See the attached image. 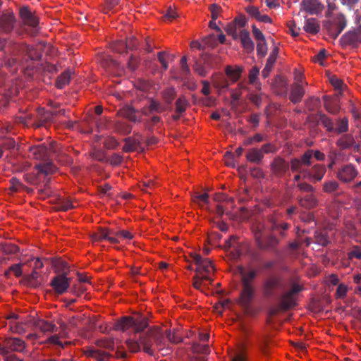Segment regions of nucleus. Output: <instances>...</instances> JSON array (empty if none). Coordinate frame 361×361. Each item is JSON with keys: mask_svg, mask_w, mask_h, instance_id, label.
Here are the masks:
<instances>
[{"mask_svg": "<svg viewBox=\"0 0 361 361\" xmlns=\"http://www.w3.org/2000/svg\"><path fill=\"white\" fill-rule=\"evenodd\" d=\"M238 270L241 284L239 304L247 308L255 295V280L257 276V271L253 268L246 270L242 266H239Z\"/></svg>", "mask_w": 361, "mask_h": 361, "instance_id": "obj_1", "label": "nucleus"}, {"mask_svg": "<svg viewBox=\"0 0 361 361\" xmlns=\"http://www.w3.org/2000/svg\"><path fill=\"white\" fill-rule=\"evenodd\" d=\"M192 262L196 265L195 275L192 277V286L197 290H201L203 281H208L210 283L213 279L211 274L214 271L212 262L207 258H203L200 255L192 253L190 255Z\"/></svg>", "mask_w": 361, "mask_h": 361, "instance_id": "obj_2", "label": "nucleus"}, {"mask_svg": "<svg viewBox=\"0 0 361 361\" xmlns=\"http://www.w3.org/2000/svg\"><path fill=\"white\" fill-rule=\"evenodd\" d=\"M147 319L142 317L135 319L130 316H123L114 322V331H121L126 333L130 328H133V338L137 337V334L145 332V330L148 327Z\"/></svg>", "mask_w": 361, "mask_h": 361, "instance_id": "obj_3", "label": "nucleus"}, {"mask_svg": "<svg viewBox=\"0 0 361 361\" xmlns=\"http://www.w3.org/2000/svg\"><path fill=\"white\" fill-rule=\"evenodd\" d=\"M97 346H88L84 349L87 357L94 358L97 361H109L111 355L109 350H113V341L110 338H102L97 341Z\"/></svg>", "mask_w": 361, "mask_h": 361, "instance_id": "obj_4", "label": "nucleus"}, {"mask_svg": "<svg viewBox=\"0 0 361 361\" xmlns=\"http://www.w3.org/2000/svg\"><path fill=\"white\" fill-rule=\"evenodd\" d=\"M150 328L144 333L140 334L137 337L133 338H127L125 341L129 350L133 353H137L140 350L141 346L143 348V350L152 355L154 351L152 350L153 345V337L150 334Z\"/></svg>", "mask_w": 361, "mask_h": 361, "instance_id": "obj_5", "label": "nucleus"}, {"mask_svg": "<svg viewBox=\"0 0 361 361\" xmlns=\"http://www.w3.org/2000/svg\"><path fill=\"white\" fill-rule=\"evenodd\" d=\"M303 290V287L297 283H292L290 288L280 297L279 308L282 311L293 309L297 305L298 295Z\"/></svg>", "mask_w": 361, "mask_h": 361, "instance_id": "obj_6", "label": "nucleus"}, {"mask_svg": "<svg viewBox=\"0 0 361 361\" xmlns=\"http://www.w3.org/2000/svg\"><path fill=\"white\" fill-rule=\"evenodd\" d=\"M26 347L24 341L19 338L11 337L6 338L0 345V354L8 355L11 352L23 353Z\"/></svg>", "mask_w": 361, "mask_h": 361, "instance_id": "obj_7", "label": "nucleus"}, {"mask_svg": "<svg viewBox=\"0 0 361 361\" xmlns=\"http://www.w3.org/2000/svg\"><path fill=\"white\" fill-rule=\"evenodd\" d=\"M20 16L23 25L29 27V33L33 36L36 35L39 29L38 18L27 7L20 8Z\"/></svg>", "mask_w": 361, "mask_h": 361, "instance_id": "obj_8", "label": "nucleus"}, {"mask_svg": "<svg viewBox=\"0 0 361 361\" xmlns=\"http://www.w3.org/2000/svg\"><path fill=\"white\" fill-rule=\"evenodd\" d=\"M336 177L343 183H350L359 174L357 168L352 164L341 166L335 173Z\"/></svg>", "mask_w": 361, "mask_h": 361, "instance_id": "obj_9", "label": "nucleus"}, {"mask_svg": "<svg viewBox=\"0 0 361 361\" xmlns=\"http://www.w3.org/2000/svg\"><path fill=\"white\" fill-rule=\"evenodd\" d=\"M281 288V280L279 276H270L263 282L262 290L264 297L269 298L276 295V290Z\"/></svg>", "mask_w": 361, "mask_h": 361, "instance_id": "obj_10", "label": "nucleus"}, {"mask_svg": "<svg viewBox=\"0 0 361 361\" xmlns=\"http://www.w3.org/2000/svg\"><path fill=\"white\" fill-rule=\"evenodd\" d=\"M256 244L260 250L278 253L277 246L279 244V240L275 235H269L263 239L259 234H257Z\"/></svg>", "mask_w": 361, "mask_h": 361, "instance_id": "obj_11", "label": "nucleus"}, {"mask_svg": "<svg viewBox=\"0 0 361 361\" xmlns=\"http://www.w3.org/2000/svg\"><path fill=\"white\" fill-rule=\"evenodd\" d=\"M49 151L56 154L58 146L51 145L49 149L44 145H35L29 147V152L34 159L41 161H47L49 157Z\"/></svg>", "mask_w": 361, "mask_h": 361, "instance_id": "obj_12", "label": "nucleus"}, {"mask_svg": "<svg viewBox=\"0 0 361 361\" xmlns=\"http://www.w3.org/2000/svg\"><path fill=\"white\" fill-rule=\"evenodd\" d=\"M326 172V166L321 164L313 165L307 171H304V179H307L312 183L321 181Z\"/></svg>", "mask_w": 361, "mask_h": 361, "instance_id": "obj_13", "label": "nucleus"}, {"mask_svg": "<svg viewBox=\"0 0 361 361\" xmlns=\"http://www.w3.org/2000/svg\"><path fill=\"white\" fill-rule=\"evenodd\" d=\"M288 163L291 171L293 173H302L303 178L304 171H307V169L304 167L310 166L312 164L309 155L305 154V153L298 158H292Z\"/></svg>", "mask_w": 361, "mask_h": 361, "instance_id": "obj_14", "label": "nucleus"}, {"mask_svg": "<svg viewBox=\"0 0 361 361\" xmlns=\"http://www.w3.org/2000/svg\"><path fill=\"white\" fill-rule=\"evenodd\" d=\"M71 278L63 274H57L52 278L50 286L58 294H63L66 292L70 287Z\"/></svg>", "mask_w": 361, "mask_h": 361, "instance_id": "obj_15", "label": "nucleus"}, {"mask_svg": "<svg viewBox=\"0 0 361 361\" xmlns=\"http://www.w3.org/2000/svg\"><path fill=\"white\" fill-rule=\"evenodd\" d=\"M273 174L278 178H283L290 169V165L283 158L276 157L270 164Z\"/></svg>", "mask_w": 361, "mask_h": 361, "instance_id": "obj_16", "label": "nucleus"}, {"mask_svg": "<svg viewBox=\"0 0 361 361\" xmlns=\"http://www.w3.org/2000/svg\"><path fill=\"white\" fill-rule=\"evenodd\" d=\"M337 147L342 150L353 149L355 152H358L360 149V145L357 143L353 135L348 133L344 134L340 137L336 142Z\"/></svg>", "mask_w": 361, "mask_h": 361, "instance_id": "obj_17", "label": "nucleus"}, {"mask_svg": "<svg viewBox=\"0 0 361 361\" xmlns=\"http://www.w3.org/2000/svg\"><path fill=\"white\" fill-rule=\"evenodd\" d=\"M300 11H304L310 15H318L324 9V5L319 0H302Z\"/></svg>", "mask_w": 361, "mask_h": 361, "instance_id": "obj_18", "label": "nucleus"}, {"mask_svg": "<svg viewBox=\"0 0 361 361\" xmlns=\"http://www.w3.org/2000/svg\"><path fill=\"white\" fill-rule=\"evenodd\" d=\"M16 18L12 12L4 13L0 16V29L8 33L14 28Z\"/></svg>", "mask_w": 361, "mask_h": 361, "instance_id": "obj_19", "label": "nucleus"}, {"mask_svg": "<svg viewBox=\"0 0 361 361\" xmlns=\"http://www.w3.org/2000/svg\"><path fill=\"white\" fill-rule=\"evenodd\" d=\"M342 43L345 45L361 43V25L357 29L349 31L341 37Z\"/></svg>", "mask_w": 361, "mask_h": 361, "instance_id": "obj_20", "label": "nucleus"}, {"mask_svg": "<svg viewBox=\"0 0 361 361\" xmlns=\"http://www.w3.org/2000/svg\"><path fill=\"white\" fill-rule=\"evenodd\" d=\"M94 242H108L109 244L113 243V236L111 231L106 227H100L99 231L92 235Z\"/></svg>", "mask_w": 361, "mask_h": 361, "instance_id": "obj_21", "label": "nucleus"}, {"mask_svg": "<svg viewBox=\"0 0 361 361\" xmlns=\"http://www.w3.org/2000/svg\"><path fill=\"white\" fill-rule=\"evenodd\" d=\"M305 93V92L302 84L295 82L291 86L289 99L293 104L299 103L302 100Z\"/></svg>", "mask_w": 361, "mask_h": 361, "instance_id": "obj_22", "label": "nucleus"}, {"mask_svg": "<svg viewBox=\"0 0 361 361\" xmlns=\"http://www.w3.org/2000/svg\"><path fill=\"white\" fill-rule=\"evenodd\" d=\"M34 325L37 329L44 334L56 332L58 329L52 322L39 319L35 321Z\"/></svg>", "mask_w": 361, "mask_h": 361, "instance_id": "obj_23", "label": "nucleus"}, {"mask_svg": "<svg viewBox=\"0 0 361 361\" xmlns=\"http://www.w3.org/2000/svg\"><path fill=\"white\" fill-rule=\"evenodd\" d=\"M267 221L270 224V231H278L279 229L287 230L289 228L290 225L288 223H281L276 214H270L267 216Z\"/></svg>", "mask_w": 361, "mask_h": 361, "instance_id": "obj_24", "label": "nucleus"}, {"mask_svg": "<svg viewBox=\"0 0 361 361\" xmlns=\"http://www.w3.org/2000/svg\"><path fill=\"white\" fill-rule=\"evenodd\" d=\"M133 235L125 229H122L118 223L114 222V244L122 240H130Z\"/></svg>", "mask_w": 361, "mask_h": 361, "instance_id": "obj_25", "label": "nucleus"}, {"mask_svg": "<svg viewBox=\"0 0 361 361\" xmlns=\"http://www.w3.org/2000/svg\"><path fill=\"white\" fill-rule=\"evenodd\" d=\"M245 158L247 161L250 163L259 164L264 157L259 148L253 147L247 151L245 154Z\"/></svg>", "mask_w": 361, "mask_h": 361, "instance_id": "obj_26", "label": "nucleus"}, {"mask_svg": "<svg viewBox=\"0 0 361 361\" xmlns=\"http://www.w3.org/2000/svg\"><path fill=\"white\" fill-rule=\"evenodd\" d=\"M315 242L322 246H327L330 243L329 232L326 229L316 231L314 235Z\"/></svg>", "mask_w": 361, "mask_h": 361, "instance_id": "obj_27", "label": "nucleus"}, {"mask_svg": "<svg viewBox=\"0 0 361 361\" xmlns=\"http://www.w3.org/2000/svg\"><path fill=\"white\" fill-rule=\"evenodd\" d=\"M298 204L300 206L310 209L317 205V200L313 195L309 194L303 197L298 198Z\"/></svg>", "mask_w": 361, "mask_h": 361, "instance_id": "obj_28", "label": "nucleus"}, {"mask_svg": "<svg viewBox=\"0 0 361 361\" xmlns=\"http://www.w3.org/2000/svg\"><path fill=\"white\" fill-rule=\"evenodd\" d=\"M339 189V183L334 179L326 180L322 184L324 192L331 195H336Z\"/></svg>", "mask_w": 361, "mask_h": 361, "instance_id": "obj_29", "label": "nucleus"}, {"mask_svg": "<svg viewBox=\"0 0 361 361\" xmlns=\"http://www.w3.org/2000/svg\"><path fill=\"white\" fill-rule=\"evenodd\" d=\"M239 38L242 43L243 47L247 51H252L254 49V43L252 41L250 33L246 30H240Z\"/></svg>", "mask_w": 361, "mask_h": 361, "instance_id": "obj_30", "label": "nucleus"}, {"mask_svg": "<svg viewBox=\"0 0 361 361\" xmlns=\"http://www.w3.org/2000/svg\"><path fill=\"white\" fill-rule=\"evenodd\" d=\"M165 111V108L161 104L152 99L149 101V106L147 109H143V114L148 116L154 112L161 113Z\"/></svg>", "mask_w": 361, "mask_h": 361, "instance_id": "obj_31", "label": "nucleus"}, {"mask_svg": "<svg viewBox=\"0 0 361 361\" xmlns=\"http://www.w3.org/2000/svg\"><path fill=\"white\" fill-rule=\"evenodd\" d=\"M35 168L38 170L39 173H42L46 176L53 174L57 171L56 166L50 161L39 164L36 165Z\"/></svg>", "mask_w": 361, "mask_h": 361, "instance_id": "obj_32", "label": "nucleus"}, {"mask_svg": "<svg viewBox=\"0 0 361 361\" xmlns=\"http://www.w3.org/2000/svg\"><path fill=\"white\" fill-rule=\"evenodd\" d=\"M118 115L128 119L130 121L135 123L137 121V117L135 116V110L130 107V106H124L121 108L118 112Z\"/></svg>", "mask_w": 361, "mask_h": 361, "instance_id": "obj_33", "label": "nucleus"}, {"mask_svg": "<svg viewBox=\"0 0 361 361\" xmlns=\"http://www.w3.org/2000/svg\"><path fill=\"white\" fill-rule=\"evenodd\" d=\"M99 60L101 66L102 68L105 70V71L111 74V70H112V58L111 56L109 54L104 53L99 55Z\"/></svg>", "mask_w": 361, "mask_h": 361, "instance_id": "obj_34", "label": "nucleus"}, {"mask_svg": "<svg viewBox=\"0 0 361 361\" xmlns=\"http://www.w3.org/2000/svg\"><path fill=\"white\" fill-rule=\"evenodd\" d=\"M319 122L323 126L327 132H333L334 130V123L332 118L323 113H318Z\"/></svg>", "mask_w": 361, "mask_h": 361, "instance_id": "obj_35", "label": "nucleus"}, {"mask_svg": "<svg viewBox=\"0 0 361 361\" xmlns=\"http://www.w3.org/2000/svg\"><path fill=\"white\" fill-rule=\"evenodd\" d=\"M319 25L315 18H310L305 20V24L303 29L306 32L317 34L319 32Z\"/></svg>", "mask_w": 361, "mask_h": 361, "instance_id": "obj_36", "label": "nucleus"}, {"mask_svg": "<svg viewBox=\"0 0 361 361\" xmlns=\"http://www.w3.org/2000/svg\"><path fill=\"white\" fill-rule=\"evenodd\" d=\"M336 127H334V133L336 134L345 133L348 131L349 125L348 119L346 117L338 118L336 121Z\"/></svg>", "mask_w": 361, "mask_h": 361, "instance_id": "obj_37", "label": "nucleus"}, {"mask_svg": "<svg viewBox=\"0 0 361 361\" xmlns=\"http://www.w3.org/2000/svg\"><path fill=\"white\" fill-rule=\"evenodd\" d=\"M72 75V71L68 69L63 72L57 78L56 86L59 89H62L63 87L68 84Z\"/></svg>", "mask_w": 361, "mask_h": 361, "instance_id": "obj_38", "label": "nucleus"}, {"mask_svg": "<svg viewBox=\"0 0 361 361\" xmlns=\"http://www.w3.org/2000/svg\"><path fill=\"white\" fill-rule=\"evenodd\" d=\"M274 85L275 88L277 89L278 94L286 95L288 92V83L283 78L277 76L274 80Z\"/></svg>", "mask_w": 361, "mask_h": 361, "instance_id": "obj_39", "label": "nucleus"}, {"mask_svg": "<svg viewBox=\"0 0 361 361\" xmlns=\"http://www.w3.org/2000/svg\"><path fill=\"white\" fill-rule=\"evenodd\" d=\"M346 26V21L343 15H340L338 18L336 25L332 28L331 30V35L336 38L339 34L343 31V30Z\"/></svg>", "mask_w": 361, "mask_h": 361, "instance_id": "obj_40", "label": "nucleus"}, {"mask_svg": "<svg viewBox=\"0 0 361 361\" xmlns=\"http://www.w3.org/2000/svg\"><path fill=\"white\" fill-rule=\"evenodd\" d=\"M55 271L58 273V274H63L68 276L70 271V267L68 264L62 259L56 260L53 264Z\"/></svg>", "mask_w": 361, "mask_h": 361, "instance_id": "obj_41", "label": "nucleus"}, {"mask_svg": "<svg viewBox=\"0 0 361 361\" xmlns=\"http://www.w3.org/2000/svg\"><path fill=\"white\" fill-rule=\"evenodd\" d=\"M230 359L231 361H247L245 348L240 346L238 349L231 352Z\"/></svg>", "mask_w": 361, "mask_h": 361, "instance_id": "obj_42", "label": "nucleus"}, {"mask_svg": "<svg viewBox=\"0 0 361 361\" xmlns=\"http://www.w3.org/2000/svg\"><path fill=\"white\" fill-rule=\"evenodd\" d=\"M242 71L243 68L239 66L233 69L231 66H228L225 70L226 74L233 82H236L240 78Z\"/></svg>", "mask_w": 361, "mask_h": 361, "instance_id": "obj_43", "label": "nucleus"}, {"mask_svg": "<svg viewBox=\"0 0 361 361\" xmlns=\"http://www.w3.org/2000/svg\"><path fill=\"white\" fill-rule=\"evenodd\" d=\"M176 113L178 114H182L186 111L187 107L189 106L188 101L186 99L185 96L179 97L176 102Z\"/></svg>", "mask_w": 361, "mask_h": 361, "instance_id": "obj_44", "label": "nucleus"}, {"mask_svg": "<svg viewBox=\"0 0 361 361\" xmlns=\"http://www.w3.org/2000/svg\"><path fill=\"white\" fill-rule=\"evenodd\" d=\"M150 332L153 337V342L155 343L158 348L161 346L164 342V335L159 330L154 328H150Z\"/></svg>", "mask_w": 361, "mask_h": 361, "instance_id": "obj_45", "label": "nucleus"}, {"mask_svg": "<svg viewBox=\"0 0 361 361\" xmlns=\"http://www.w3.org/2000/svg\"><path fill=\"white\" fill-rule=\"evenodd\" d=\"M162 97L165 102L168 104H171L173 101L176 92L173 87H169L162 92Z\"/></svg>", "mask_w": 361, "mask_h": 361, "instance_id": "obj_46", "label": "nucleus"}, {"mask_svg": "<svg viewBox=\"0 0 361 361\" xmlns=\"http://www.w3.org/2000/svg\"><path fill=\"white\" fill-rule=\"evenodd\" d=\"M125 145L123 147V149L126 152H131L136 149L139 142L132 137H127L124 139Z\"/></svg>", "mask_w": 361, "mask_h": 361, "instance_id": "obj_47", "label": "nucleus"}, {"mask_svg": "<svg viewBox=\"0 0 361 361\" xmlns=\"http://www.w3.org/2000/svg\"><path fill=\"white\" fill-rule=\"evenodd\" d=\"M132 126L127 124L126 123H114V131H116L119 133L126 135L131 132Z\"/></svg>", "mask_w": 361, "mask_h": 361, "instance_id": "obj_48", "label": "nucleus"}, {"mask_svg": "<svg viewBox=\"0 0 361 361\" xmlns=\"http://www.w3.org/2000/svg\"><path fill=\"white\" fill-rule=\"evenodd\" d=\"M304 153L309 155L310 161H312V157H314L317 161H323L325 159L324 154L319 150L307 149Z\"/></svg>", "mask_w": 361, "mask_h": 361, "instance_id": "obj_49", "label": "nucleus"}, {"mask_svg": "<svg viewBox=\"0 0 361 361\" xmlns=\"http://www.w3.org/2000/svg\"><path fill=\"white\" fill-rule=\"evenodd\" d=\"M1 250L6 255H11L18 252L19 251V248L14 244L8 243L2 245Z\"/></svg>", "mask_w": 361, "mask_h": 361, "instance_id": "obj_50", "label": "nucleus"}, {"mask_svg": "<svg viewBox=\"0 0 361 361\" xmlns=\"http://www.w3.org/2000/svg\"><path fill=\"white\" fill-rule=\"evenodd\" d=\"M224 161L227 166L235 168L236 166L235 154L231 152H226L224 154Z\"/></svg>", "mask_w": 361, "mask_h": 361, "instance_id": "obj_51", "label": "nucleus"}, {"mask_svg": "<svg viewBox=\"0 0 361 361\" xmlns=\"http://www.w3.org/2000/svg\"><path fill=\"white\" fill-rule=\"evenodd\" d=\"M267 340L265 336H260L257 337V347L259 348L261 353L266 355L267 354Z\"/></svg>", "mask_w": 361, "mask_h": 361, "instance_id": "obj_52", "label": "nucleus"}, {"mask_svg": "<svg viewBox=\"0 0 361 361\" xmlns=\"http://www.w3.org/2000/svg\"><path fill=\"white\" fill-rule=\"evenodd\" d=\"M39 116H40V118L42 121L47 123H51L54 122V118L52 115L51 111H42V112H39Z\"/></svg>", "mask_w": 361, "mask_h": 361, "instance_id": "obj_53", "label": "nucleus"}, {"mask_svg": "<svg viewBox=\"0 0 361 361\" xmlns=\"http://www.w3.org/2000/svg\"><path fill=\"white\" fill-rule=\"evenodd\" d=\"M309 111H313L320 104V99L318 97H312L305 102Z\"/></svg>", "mask_w": 361, "mask_h": 361, "instance_id": "obj_54", "label": "nucleus"}, {"mask_svg": "<svg viewBox=\"0 0 361 361\" xmlns=\"http://www.w3.org/2000/svg\"><path fill=\"white\" fill-rule=\"evenodd\" d=\"M245 11L251 18H255L256 20H258L261 14L259 8L254 6H247Z\"/></svg>", "mask_w": 361, "mask_h": 361, "instance_id": "obj_55", "label": "nucleus"}, {"mask_svg": "<svg viewBox=\"0 0 361 361\" xmlns=\"http://www.w3.org/2000/svg\"><path fill=\"white\" fill-rule=\"evenodd\" d=\"M267 45L266 40L258 42L257 44V53L260 57H264L267 53Z\"/></svg>", "mask_w": 361, "mask_h": 361, "instance_id": "obj_56", "label": "nucleus"}, {"mask_svg": "<svg viewBox=\"0 0 361 361\" xmlns=\"http://www.w3.org/2000/svg\"><path fill=\"white\" fill-rule=\"evenodd\" d=\"M289 32L293 37H297L299 35L300 32V27L297 26L296 22L295 20H290L287 24Z\"/></svg>", "mask_w": 361, "mask_h": 361, "instance_id": "obj_57", "label": "nucleus"}, {"mask_svg": "<svg viewBox=\"0 0 361 361\" xmlns=\"http://www.w3.org/2000/svg\"><path fill=\"white\" fill-rule=\"evenodd\" d=\"M259 149L260 150L263 156L264 155V154H274L276 152V147L271 143H266L263 145L261 147V148H259Z\"/></svg>", "mask_w": 361, "mask_h": 361, "instance_id": "obj_58", "label": "nucleus"}, {"mask_svg": "<svg viewBox=\"0 0 361 361\" xmlns=\"http://www.w3.org/2000/svg\"><path fill=\"white\" fill-rule=\"evenodd\" d=\"M192 201L200 204V202L208 204L209 203V195L207 193H203L192 196Z\"/></svg>", "mask_w": 361, "mask_h": 361, "instance_id": "obj_59", "label": "nucleus"}, {"mask_svg": "<svg viewBox=\"0 0 361 361\" xmlns=\"http://www.w3.org/2000/svg\"><path fill=\"white\" fill-rule=\"evenodd\" d=\"M10 271H13L16 277H19L22 275L21 264H15L11 265L8 270L5 272V275L8 276Z\"/></svg>", "mask_w": 361, "mask_h": 361, "instance_id": "obj_60", "label": "nucleus"}, {"mask_svg": "<svg viewBox=\"0 0 361 361\" xmlns=\"http://www.w3.org/2000/svg\"><path fill=\"white\" fill-rule=\"evenodd\" d=\"M259 73V69L257 66H254L250 69L249 75H248L250 83H251V84L255 83V82L257 79Z\"/></svg>", "mask_w": 361, "mask_h": 361, "instance_id": "obj_61", "label": "nucleus"}, {"mask_svg": "<svg viewBox=\"0 0 361 361\" xmlns=\"http://www.w3.org/2000/svg\"><path fill=\"white\" fill-rule=\"evenodd\" d=\"M349 259H361V247L355 246L353 247L352 250L350 251L348 254Z\"/></svg>", "mask_w": 361, "mask_h": 361, "instance_id": "obj_62", "label": "nucleus"}, {"mask_svg": "<svg viewBox=\"0 0 361 361\" xmlns=\"http://www.w3.org/2000/svg\"><path fill=\"white\" fill-rule=\"evenodd\" d=\"M297 188L302 192H312L314 189L312 185L306 182L299 183Z\"/></svg>", "mask_w": 361, "mask_h": 361, "instance_id": "obj_63", "label": "nucleus"}, {"mask_svg": "<svg viewBox=\"0 0 361 361\" xmlns=\"http://www.w3.org/2000/svg\"><path fill=\"white\" fill-rule=\"evenodd\" d=\"M347 291H348V287L345 285H344L343 283L339 284L336 289V297L340 299L345 298L346 295Z\"/></svg>", "mask_w": 361, "mask_h": 361, "instance_id": "obj_64", "label": "nucleus"}]
</instances>
